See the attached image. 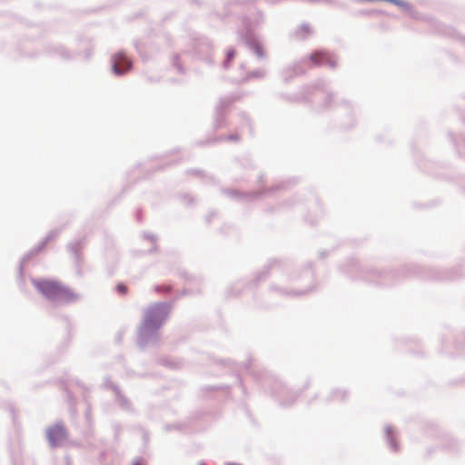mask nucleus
Segmentation results:
<instances>
[{"mask_svg": "<svg viewBox=\"0 0 465 465\" xmlns=\"http://www.w3.org/2000/svg\"><path fill=\"white\" fill-rule=\"evenodd\" d=\"M126 287L123 286V285H118V291L119 292H122V291H125Z\"/></svg>", "mask_w": 465, "mask_h": 465, "instance_id": "5", "label": "nucleus"}, {"mask_svg": "<svg viewBox=\"0 0 465 465\" xmlns=\"http://www.w3.org/2000/svg\"><path fill=\"white\" fill-rule=\"evenodd\" d=\"M309 60L311 64L315 66L324 64L334 66L336 64L334 57L325 51H319L312 54Z\"/></svg>", "mask_w": 465, "mask_h": 465, "instance_id": "3", "label": "nucleus"}, {"mask_svg": "<svg viewBox=\"0 0 465 465\" xmlns=\"http://www.w3.org/2000/svg\"><path fill=\"white\" fill-rule=\"evenodd\" d=\"M387 433H388V435H389V436L391 434V429H388V430H387Z\"/></svg>", "mask_w": 465, "mask_h": 465, "instance_id": "6", "label": "nucleus"}, {"mask_svg": "<svg viewBox=\"0 0 465 465\" xmlns=\"http://www.w3.org/2000/svg\"><path fill=\"white\" fill-rule=\"evenodd\" d=\"M47 439L53 447L63 444L67 439V432L62 424H54L46 431Z\"/></svg>", "mask_w": 465, "mask_h": 465, "instance_id": "1", "label": "nucleus"}, {"mask_svg": "<svg viewBox=\"0 0 465 465\" xmlns=\"http://www.w3.org/2000/svg\"><path fill=\"white\" fill-rule=\"evenodd\" d=\"M113 70L115 74H123L130 69L131 63L124 53H116L112 57Z\"/></svg>", "mask_w": 465, "mask_h": 465, "instance_id": "2", "label": "nucleus"}, {"mask_svg": "<svg viewBox=\"0 0 465 465\" xmlns=\"http://www.w3.org/2000/svg\"><path fill=\"white\" fill-rule=\"evenodd\" d=\"M40 291H62L60 285L54 282L47 281L35 285Z\"/></svg>", "mask_w": 465, "mask_h": 465, "instance_id": "4", "label": "nucleus"}]
</instances>
